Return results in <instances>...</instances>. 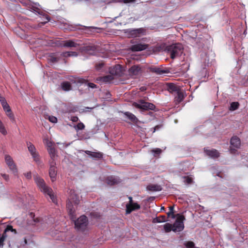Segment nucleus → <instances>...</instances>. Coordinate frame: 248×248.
Here are the masks:
<instances>
[{
  "mask_svg": "<svg viewBox=\"0 0 248 248\" xmlns=\"http://www.w3.org/2000/svg\"><path fill=\"white\" fill-rule=\"evenodd\" d=\"M70 195L68 198V202L67 203V209L71 219L75 220L76 218L75 214V207L79 202V197L75 193L74 190H70Z\"/></svg>",
  "mask_w": 248,
  "mask_h": 248,
  "instance_id": "f257e3e1",
  "label": "nucleus"
},
{
  "mask_svg": "<svg viewBox=\"0 0 248 248\" xmlns=\"http://www.w3.org/2000/svg\"><path fill=\"white\" fill-rule=\"evenodd\" d=\"M34 181L37 186L39 187L42 192L45 194H47L53 202H55L56 198L52 194V190L51 188L47 186L43 179L38 175L34 176Z\"/></svg>",
  "mask_w": 248,
  "mask_h": 248,
  "instance_id": "f03ea898",
  "label": "nucleus"
},
{
  "mask_svg": "<svg viewBox=\"0 0 248 248\" xmlns=\"http://www.w3.org/2000/svg\"><path fill=\"white\" fill-rule=\"evenodd\" d=\"M183 46L181 44H175L167 46L166 50L170 54L172 59L180 56L183 52Z\"/></svg>",
  "mask_w": 248,
  "mask_h": 248,
  "instance_id": "7ed1b4c3",
  "label": "nucleus"
},
{
  "mask_svg": "<svg viewBox=\"0 0 248 248\" xmlns=\"http://www.w3.org/2000/svg\"><path fill=\"white\" fill-rule=\"evenodd\" d=\"M177 218L174 223L172 224V231L174 232H180L182 231L184 229V221L185 217L184 216L179 214H177Z\"/></svg>",
  "mask_w": 248,
  "mask_h": 248,
  "instance_id": "20e7f679",
  "label": "nucleus"
},
{
  "mask_svg": "<svg viewBox=\"0 0 248 248\" xmlns=\"http://www.w3.org/2000/svg\"><path fill=\"white\" fill-rule=\"evenodd\" d=\"M177 218L174 223L172 224V231L174 232H180L182 231L184 229V221L185 217L184 216L179 214H177Z\"/></svg>",
  "mask_w": 248,
  "mask_h": 248,
  "instance_id": "39448f33",
  "label": "nucleus"
},
{
  "mask_svg": "<svg viewBox=\"0 0 248 248\" xmlns=\"http://www.w3.org/2000/svg\"><path fill=\"white\" fill-rule=\"evenodd\" d=\"M88 221L85 216H80L77 220H75L76 228L80 231H84L87 227Z\"/></svg>",
  "mask_w": 248,
  "mask_h": 248,
  "instance_id": "423d86ee",
  "label": "nucleus"
},
{
  "mask_svg": "<svg viewBox=\"0 0 248 248\" xmlns=\"http://www.w3.org/2000/svg\"><path fill=\"white\" fill-rule=\"evenodd\" d=\"M134 106L137 108H139L142 110H154L155 108V106L152 103L146 102L142 100L139 101V103H134Z\"/></svg>",
  "mask_w": 248,
  "mask_h": 248,
  "instance_id": "0eeeda50",
  "label": "nucleus"
},
{
  "mask_svg": "<svg viewBox=\"0 0 248 248\" xmlns=\"http://www.w3.org/2000/svg\"><path fill=\"white\" fill-rule=\"evenodd\" d=\"M142 73L141 67L139 65H134L128 70L129 75L133 78L140 75Z\"/></svg>",
  "mask_w": 248,
  "mask_h": 248,
  "instance_id": "6e6552de",
  "label": "nucleus"
},
{
  "mask_svg": "<svg viewBox=\"0 0 248 248\" xmlns=\"http://www.w3.org/2000/svg\"><path fill=\"white\" fill-rule=\"evenodd\" d=\"M4 159L5 163L6 165L8 166L9 169L13 172H16V166L12 157L8 155H5Z\"/></svg>",
  "mask_w": 248,
  "mask_h": 248,
  "instance_id": "1a4fd4ad",
  "label": "nucleus"
},
{
  "mask_svg": "<svg viewBox=\"0 0 248 248\" xmlns=\"http://www.w3.org/2000/svg\"><path fill=\"white\" fill-rule=\"evenodd\" d=\"M56 163L54 160L50 161V167L49 170V175L52 182L56 180V177L57 174V167Z\"/></svg>",
  "mask_w": 248,
  "mask_h": 248,
  "instance_id": "9d476101",
  "label": "nucleus"
},
{
  "mask_svg": "<svg viewBox=\"0 0 248 248\" xmlns=\"http://www.w3.org/2000/svg\"><path fill=\"white\" fill-rule=\"evenodd\" d=\"M231 149L230 151L232 153H233L235 152V149L232 148V147L239 148L240 146L241 141L239 138L236 136H234L231 139Z\"/></svg>",
  "mask_w": 248,
  "mask_h": 248,
  "instance_id": "9b49d317",
  "label": "nucleus"
},
{
  "mask_svg": "<svg viewBox=\"0 0 248 248\" xmlns=\"http://www.w3.org/2000/svg\"><path fill=\"white\" fill-rule=\"evenodd\" d=\"M29 151L31 153L34 161L38 162L39 160V156L38 153L36 152L35 146L31 142L27 143Z\"/></svg>",
  "mask_w": 248,
  "mask_h": 248,
  "instance_id": "f8f14e48",
  "label": "nucleus"
},
{
  "mask_svg": "<svg viewBox=\"0 0 248 248\" xmlns=\"http://www.w3.org/2000/svg\"><path fill=\"white\" fill-rule=\"evenodd\" d=\"M122 66L120 64H116L109 69V73L112 75L120 76L122 74Z\"/></svg>",
  "mask_w": 248,
  "mask_h": 248,
  "instance_id": "ddd939ff",
  "label": "nucleus"
},
{
  "mask_svg": "<svg viewBox=\"0 0 248 248\" xmlns=\"http://www.w3.org/2000/svg\"><path fill=\"white\" fill-rule=\"evenodd\" d=\"M150 71L159 75L168 74L169 73V70H168L167 69H163V68L161 66L151 67H150Z\"/></svg>",
  "mask_w": 248,
  "mask_h": 248,
  "instance_id": "4468645a",
  "label": "nucleus"
},
{
  "mask_svg": "<svg viewBox=\"0 0 248 248\" xmlns=\"http://www.w3.org/2000/svg\"><path fill=\"white\" fill-rule=\"evenodd\" d=\"M148 47V45L145 44H137L132 46L130 50L132 51H140L147 49Z\"/></svg>",
  "mask_w": 248,
  "mask_h": 248,
  "instance_id": "2eb2a0df",
  "label": "nucleus"
},
{
  "mask_svg": "<svg viewBox=\"0 0 248 248\" xmlns=\"http://www.w3.org/2000/svg\"><path fill=\"white\" fill-rule=\"evenodd\" d=\"M124 114V115L125 118L128 119L130 122L132 123L137 124L138 122H139L138 119L136 117V116L133 114V113L126 111L124 112H123Z\"/></svg>",
  "mask_w": 248,
  "mask_h": 248,
  "instance_id": "dca6fc26",
  "label": "nucleus"
},
{
  "mask_svg": "<svg viewBox=\"0 0 248 248\" xmlns=\"http://www.w3.org/2000/svg\"><path fill=\"white\" fill-rule=\"evenodd\" d=\"M121 181L119 178L112 176L108 177L106 179V183L108 185L110 186L118 184L120 183Z\"/></svg>",
  "mask_w": 248,
  "mask_h": 248,
  "instance_id": "f3484780",
  "label": "nucleus"
},
{
  "mask_svg": "<svg viewBox=\"0 0 248 248\" xmlns=\"http://www.w3.org/2000/svg\"><path fill=\"white\" fill-rule=\"evenodd\" d=\"M9 232H11L14 234H16L17 232L13 228L12 226L7 225L3 233L2 234L1 236H4V238L6 239L9 236V234L8 233Z\"/></svg>",
  "mask_w": 248,
  "mask_h": 248,
  "instance_id": "a211bd4d",
  "label": "nucleus"
},
{
  "mask_svg": "<svg viewBox=\"0 0 248 248\" xmlns=\"http://www.w3.org/2000/svg\"><path fill=\"white\" fill-rule=\"evenodd\" d=\"M140 205L137 203L134 202L132 205H126V214H129L132 211L140 209Z\"/></svg>",
  "mask_w": 248,
  "mask_h": 248,
  "instance_id": "6ab92c4d",
  "label": "nucleus"
},
{
  "mask_svg": "<svg viewBox=\"0 0 248 248\" xmlns=\"http://www.w3.org/2000/svg\"><path fill=\"white\" fill-rule=\"evenodd\" d=\"M204 152L207 155L213 158H217L219 156V153L216 149H204Z\"/></svg>",
  "mask_w": 248,
  "mask_h": 248,
  "instance_id": "aec40b11",
  "label": "nucleus"
},
{
  "mask_svg": "<svg viewBox=\"0 0 248 248\" xmlns=\"http://www.w3.org/2000/svg\"><path fill=\"white\" fill-rule=\"evenodd\" d=\"M168 90L170 93H177L180 90L179 87L174 83H169L167 84Z\"/></svg>",
  "mask_w": 248,
  "mask_h": 248,
  "instance_id": "412c9836",
  "label": "nucleus"
},
{
  "mask_svg": "<svg viewBox=\"0 0 248 248\" xmlns=\"http://www.w3.org/2000/svg\"><path fill=\"white\" fill-rule=\"evenodd\" d=\"M62 45L64 47H77L78 44L75 42L73 40H66L63 41Z\"/></svg>",
  "mask_w": 248,
  "mask_h": 248,
  "instance_id": "4be33fe9",
  "label": "nucleus"
},
{
  "mask_svg": "<svg viewBox=\"0 0 248 248\" xmlns=\"http://www.w3.org/2000/svg\"><path fill=\"white\" fill-rule=\"evenodd\" d=\"M85 152L87 155L96 159H99L103 157L102 154L100 152H93L90 151H86Z\"/></svg>",
  "mask_w": 248,
  "mask_h": 248,
  "instance_id": "5701e85b",
  "label": "nucleus"
},
{
  "mask_svg": "<svg viewBox=\"0 0 248 248\" xmlns=\"http://www.w3.org/2000/svg\"><path fill=\"white\" fill-rule=\"evenodd\" d=\"M184 98V93L180 90L176 93V95L175 97V102L176 104L181 102Z\"/></svg>",
  "mask_w": 248,
  "mask_h": 248,
  "instance_id": "b1692460",
  "label": "nucleus"
},
{
  "mask_svg": "<svg viewBox=\"0 0 248 248\" xmlns=\"http://www.w3.org/2000/svg\"><path fill=\"white\" fill-rule=\"evenodd\" d=\"M144 30L141 28L131 30L129 31V34L132 37H136L140 36V35L143 32Z\"/></svg>",
  "mask_w": 248,
  "mask_h": 248,
  "instance_id": "393cba45",
  "label": "nucleus"
},
{
  "mask_svg": "<svg viewBox=\"0 0 248 248\" xmlns=\"http://www.w3.org/2000/svg\"><path fill=\"white\" fill-rule=\"evenodd\" d=\"M147 188L152 191H159L162 189L161 186L158 185H150L147 186Z\"/></svg>",
  "mask_w": 248,
  "mask_h": 248,
  "instance_id": "a878e982",
  "label": "nucleus"
},
{
  "mask_svg": "<svg viewBox=\"0 0 248 248\" xmlns=\"http://www.w3.org/2000/svg\"><path fill=\"white\" fill-rule=\"evenodd\" d=\"M62 89L64 91H68L72 89V86L70 82L68 81L63 82L61 84Z\"/></svg>",
  "mask_w": 248,
  "mask_h": 248,
  "instance_id": "bb28decb",
  "label": "nucleus"
},
{
  "mask_svg": "<svg viewBox=\"0 0 248 248\" xmlns=\"http://www.w3.org/2000/svg\"><path fill=\"white\" fill-rule=\"evenodd\" d=\"M166 221V217L165 216H160L154 218L153 220V222L154 223H160L165 222Z\"/></svg>",
  "mask_w": 248,
  "mask_h": 248,
  "instance_id": "cd10ccee",
  "label": "nucleus"
},
{
  "mask_svg": "<svg viewBox=\"0 0 248 248\" xmlns=\"http://www.w3.org/2000/svg\"><path fill=\"white\" fill-rule=\"evenodd\" d=\"M47 151L51 158L52 161L54 160V158L56 155V151L55 148L53 147L47 148Z\"/></svg>",
  "mask_w": 248,
  "mask_h": 248,
  "instance_id": "c85d7f7f",
  "label": "nucleus"
},
{
  "mask_svg": "<svg viewBox=\"0 0 248 248\" xmlns=\"http://www.w3.org/2000/svg\"><path fill=\"white\" fill-rule=\"evenodd\" d=\"M113 75L110 74V75H108L101 78L102 81L104 82H108L111 81L114 79L113 77Z\"/></svg>",
  "mask_w": 248,
  "mask_h": 248,
  "instance_id": "c756f323",
  "label": "nucleus"
},
{
  "mask_svg": "<svg viewBox=\"0 0 248 248\" xmlns=\"http://www.w3.org/2000/svg\"><path fill=\"white\" fill-rule=\"evenodd\" d=\"M164 229L166 232H169L171 231H172V224L167 223L164 225Z\"/></svg>",
  "mask_w": 248,
  "mask_h": 248,
  "instance_id": "7c9ffc66",
  "label": "nucleus"
},
{
  "mask_svg": "<svg viewBox=\"0 0 248 248\" xmlns=\"http://www.w3.org/2000/svg\"><path fill=\"white\" fill-rule=\"evenodd\" d=\"M73 127L77 131H78L79 130L84 129L85 128V125L82 122H79L77 125H74Z\"/></svg>",
  "mask_w": 248,
  "mask_h": 248,
  "instance_id": "2f4dec72",
  "label": "nucleus"
},
{
  "mask_svg": "<svg viewBox=\"0 0 248 248\" xmlns=\"http://www.w3.org/2000/svg\"><path fill=\"white\" fill-rule=\"evenodd\" d=\"M6 115L9 118V119L12 121H15V118L14 117V115L11 109L9 110L8 111H5Z\"/></svg>",
  "mask_w": 248,
  "mask_h": 248,
  "instance_id": "473e14b6",
  "label": "nucleus"
},
{
  "mask_svg": "<svg viewBox=\"0 0 248 248\" xmlns=\"http://www.w3.org/2000/svg\"><path fill=\"white\" fill-rule=\"evenodd\" d=\"M239 105V104L238 102H232L231 104V106L230 107V110L233 111V110H235L237 109L238 108Z\"/></svg>",
  "mask_w": 248,
  "mask_h": 248,
  "instance_id": "72a5a7b5",
  "label": "nucleus"
},
{
  "mask_svg": "<svg viewBox=\"0 0 248 248\" xmlns=\"http://www.w3.org/2000/svg\"><path fill=\"white\" fill-rule=\"evenodd\" d=\"M0 132L4 135L7 134V131L5 128V127L0 120Z\"/></svg>",
  "mask_w": 248,
  "mask_h": 248,
  "instance_id": "f704fd0d",
  "label": "nucleus"
},
{
  "mask_svg": "<svg viewBox=\"0 0 248 248\" xmlns=\"http://www.w3.org/2000/svg\"><path fill=\"white\" fill-rule=\"evenodd\" d=\"M183 178L185 179V183L187 184H191L193 182L192 178L189 176H184Z\"/></svg>",
  "mask_w": 248,
  "mask_h": 248,
  "instance_id": "c9c22d12",
  "label": "nucleus"
},
{
  "mask_svg": "<svg viewBox=\"0 0 248 248\" xmlns=\"http://www.w3.org/2000/svg\"><path fill=\"white\" fill-rule=\"evenodd\" d=\"M44 142L45 145L47 146V148L53 147V143L48 139L45 140Z\"/></svg>",
  "mask_w": 248,
  "mask_h": 248,
  "instance_id": "e433bc0d",
  "label": "nucleus"
},
{
  "mask_svg": "<svg viewBox=\"0 0 248 248\" xmlns=\"http://www.w3.org/2000/svg\"><path fill=\"white\" fill-rule=\"evenodd\" d=\"M151 152L155 154V156L159 155L162 152V150L160 148H155L151 151Z\"/></svg>",
  "mask_w": 248,
  "mask_h": 248,
  "instance_id": "4c0bfd02",
  "label": "nucleus"
},
{
  "mask_svg": "<svg viewBox=\"0 0 248 248\" xmlns=\"http://www.w3.org/2000/svg\"><path fill=\"white\" fill-rule=\"evenodd\" d=\"M49 60L52 62H56L58 61L59 59L55 57L54 55H51L49 56Z\"/></svg>",
  "mask_w": 248,
  "mask_h": 248,
  "instance_id": "58836bf2",
  "label": "nucleus"
},
{
  "mask_svg": "<svg viewBox=\"0 0 248 248\" xmlns=\"http://www.w3.org/2000/svg\"><path fill=\"white\" fill-rule=\"evenodd\" d=\"M30 217H31V218H32V219H33V221H34V222L35 223H37V222H39V221H40L39 218H37H37H35V215H34V213H31L30 214Z\"/></svg>",
  "mask_w": 248,
  "mask_h": 248,
  "instance_id": "ea45409f",
  "label": "nucleus"
},
{
  "mask_svg": "<svg viewBox=\"0 0 248 248\" xmlns=\"http://www.w3.org/2000/svg\"><path fill=\"white\" fill-rule=\"evenodd\" d=\"M186 246L187 248H193L194 247V243L192 241H188L186 244Z\"/></svg>",
  "mask_w": 248,
  "mask_h": 248,
  "instance_id": "a19ab883",
  "label": "nucleus"
},
{
  "mask_svg": "<svg viewBox=\"0 0 248 248\" xmlns=\"http://www.w3.org/2000/svg\"><path fill=\"white\" fill-rule=\"evenodd\" d=\"M48 120L53 123H56L57 122V118L53 116H49Z\"/></svg>",
  "mask_w": 248,
  "mask_h": 248,
  "instance_id": "79ce46f5",
  "label": "nucleus"
},
{
  "mask_svg": "<svg viewBox=\"0 0 248 248\" xmlns=\"http://www.w3.org/2000/svg\"><path fill=\"white\" fill-rule=\"evenodd\" d=\"M2 107L4 111H8L9 110L11 109L8 103L3 105Z\"/></svg>",
  "mask_w": 248,
  "mask_h": 248,
  "instance_id": "37998d69",
  "label": "nucleus"
},
{
  "mask_svg": "<svg viewBox=\"0 0 248 248\" xmlns=\"http://www.w3.org/2000/svg\"><path fill=\"white\" fill-rule=\"evenodd\" d=\"M44 16L45 17V18L46 19V21H44V22H41L40 24H41V25H45L46 23H47V22H48L49 20H50V17L47 15H44Z\"/></svg>",
  "mask_w": 248,
  "mask_h": 248,
  "instance_id": "c03bdc74",
  "label": "nucleus"
},
{
  "mask_svg": "<svg viewBox=\"0 0 248 248\" xmlns=\"http://www.w3.org/2000/svg\"><path fill=\"white\" fill-rule=\"evenodd\" d=\"M6 239L1 236L0 237V248H2L4 246V242Z\"/></svg>",
  "mask_w": 248,
  "mask_h": 248,
  "instance_id": "a18cd8bd",
  "label": "nucleus"
},
{
  "mask_svg": "<svg viewBox=\"0 0 248 248\" xmlns=\"http://www.w3.org/2000/svg\"><path fill=\"white\" fill-rule=\"evenodd\" d=\"M86 29L87 31H91V32H94V31L97 28H95V27H86Z\"/></svg>",
  "mask_w": 248,
  "mask_h": 248,
  "instance_id": "49530a36",
  "label": "nucleus"
},
{
  "mask_svg": "<svg viewBox=\"0 0 248 248\" xmlns=\"http://www.w3.org/2000/svg\"><path fill=\"white\" fill-rule=\"evenodd\" d=\"M163 126V125L162 124H159V125H156L155 126L153 129H154V130L153 131V132H155V131H157V130H158L159 129H160L161 128H162Z\"/></svg>",
  "mask_w": 248,
  "mask_h": 248,
  "instance_id": "de8ad7c7",
  "label": "nucleus"
},
{
  "mask_svg": "<svg viewBox=\"0 0 248 248\" xmlns=\"http://www.w3.org/2000/svg\"><path fill=\"white\" fill-rule=\"evenodd\" d=\"M0 175L6 181H8L9 180V177L8 174L5 173H1Z\"/></svg>",
  "mask_w": 248,
  "mask_h": 248,
  "instance_id": "09e8293b",
  "label": "nucleus"
},
{
  "mask_svg": "<svg viewBox=\"0 0 248 248\" xmlns=\"http://www.w3.org/2000/svg\"><path fill=\"white\" fill-rule=\"evenodd\" d=\"M104 65V63L102 62H100L97 63L95 65L96 69L97 70H100Z\"/></svg>",
  "mask_w": 248,
  "mask_h": 248,
  "instance_id": "8fccbe9b",
  "label": "nucleus"
},
{
  "mask_svg": "<svg viewBox=\"0 0 248 248\" xmlns=\"http://www.w3.org/2000/svg\"><path fill=\"white\" fill-rule=\"evenodd\" d=\"M24 175L28 179H31V173L30 171L25 173Z\"/></svg>",
  "mask_w": 248,
  "mask_h": 248,
  "instance_id": "3c124183",
  "label": "nucleus"
},
{
  "mask_svg": "<svg viewBox=\"0 0 248 248\" xmlns=\"http://www.w3.org/2000/svg\"><path fill=\"white\" fill-rule=\"evenodd\" d=\"M136 0H123V3L127 4L129 3H134Z\"/></svg>",
  "mask_w": 248,
  "mask_h": 248,
  "instance_id": "603ef678",
  "label": "nucleus"
},
{
  "mask_svg": "<svg viewBox=\"0 0 248 248\" xmlns=\"http://www.w3.org/2000/svg\"><path fill=\"white\" fill-rule=\"evenodd\" d=\"M62 56L64 57H70V53L69 51L64 52L62 54Z\"/></svg>",
  "mask_w": 248,
  "mask_h": 248,
  "instance_id": "864d4df0",
  "label": "nucleus"
},
{
  "mask_svg": "<svg viewBox=\"0 0 248 248\" xmlns=\"http://www.w3.org/2000/svg\"><path fill=\"white\" fill-rule=\"evenodd\" d=\"M70 120L73 122H76L78 121V118L77 116H72L71 117Z\"/></svg>",
  "mask_w": 248,
  "mask_h": 248,
  "instance_id": "5fc2aeb1",
  "label": "nucleus"
},
{
  "mask_svg": "<svg viewBox=\"0 0 248 248\" xmlns=\"http://www.w3.org/2000/svg\"><path fill=\"white\" fill-rule=\"evenodd\" d=\"M88 85L89 87L91 88H95L96 87V85L93 83H89Z\"/></svg>",
  "mask_w": 248,
  "mask_h": 248,
  "instance_id": "6e6d98bb",
  "label": "nucleus"
},
{
  "mask_svg": "<svg viewBox=\"0 0 248 248\" xmlns=\"http://www.w3.org/2000/svg\"><path fill=\"white\" fill-rule=\"evenodd\" d=\"M128 199L129 200V203H127L126 205H130L131 206L134 203L132 200V198L131 197H129Z\"/></svg>",
  "mask_w": 248,
  "mask_h": 248,
  "instance_id": "4d7b16f0",
  "label": "nucleus"
},
{
  "mask_svg": "<svg viewBox=\"0 0 248 248\" xmlns=\"http://www.w3.org/2000/svg\"><path fill=\"white\" fill-rule=\"evenodd\" d=\"M171 215H172L171 217L172 218H174L175 217V215H174V212L170 211L168 213H167V215L169 217H170Z\"/></svg>",
  "mask_w": 248,
  "mask_h": 248,
  "instance_id": "13d9d810",
  "label": "nucleus"
},
{
  "mask_svg": "<svg viewBox=\"0 0 248 248\" xmlns=\"http://www.w3.org/2000/svg\"><path fill=\"white\" fill-rule=\"evenodd\" d=\"M70 53V56L76 57L78 56V53L75 51H69Z\"/></svg>",
  "mask_w": 248,
  "mask_h": 248,
  "instance_id": "bf43d9fd",
  "label": "nucleus"
},
{
  "mask_svg": "<svg viewBox=\"0 0 248 248\" xmlns=\"http://www.w3.org/2000/svg\"><path fill=\"white\" fill-rule=\"evenodd\" d=\"M112 2L114 3H123V0H112Z\"/></svg>",
  "mask_w": 248,
  "mask_h": 248,
  "instance_id": "052dcab7",
  "label": "nucleus"
},
{
  "mask_svg": "<svg viewBox=\"0 0 248 248\" xmlns=\"http://www.w3.org/2000/svg\"><path fill=\"white\" fill-rule=\"evenodd\" d=\"M169 209H170V211L172 212H174V211H173V210H174V207L173 206H170L169 207Z\"/></svg>",
  "mask_w": 248,
  "mask_h": 248,
  "instance_id": "680f3d73",
  "label": "nucleus"
},
{
  "mask_svg": "<svg viewBox=\"0 0 248 248\" xmlns=\"http://www.w3.org/2000/svg\"><path fill=\"white\" fill-rule=\"evenodd\" d=\"M91 214H92V216H95V215H96V214H95V213H92ZM95 217H98V216H97V215H95Z\"/></svg>",
  "mask_w": 248,
  "mask_h": 248,
  "instance_id": "e2e57ef3",
  "label": "nucleus"
},
{
  "mask_svg": "<svg viewBox=\"0 0 248 248\" xmlns=\"http://www.w3.org/2000/svg\"><path fill=\"white\" fill-rule=\"evenodd\" d=\"M84 81H85V80H84V79H81V80H80L79 81V82H84Z\"/></svg>",
  "mask_w": 248,
  "mask_h": 248,
  "instance_id": "0e129e2a",
  "label": "nucleus"
},
{
  "mask_svg": "<svg viewBox=\"0 0 248 248\" xmlns=\"http://www.w3.org/2000/svg\"><path fill=\"white\" fill-rule=\"evenodd\" d=\"M88 108V109H92V108H94V107H92V108H89V107H87V108Z\"/></svg>",
  "mask_w": 248,
  "mask_h": 248,
  "instance_id": "69168bd1",
  "label": "nucleus"
},
{
  "mask_svg": "<svg viewBox=\"0 0 248 248\" xmlns=\"http://www.w3.org/2000/svg\"><path fill=\"white\" fill-rule=\"evenodd\" d=\"M164 209H165L164 207H162L161 208V210H164Z\"/></svg>",
  "mask_w": 248,
  "mask_h": 248,
  "instance_id": "338daca9",
  "label": "nucleus"
},
{
  "mask_svg": "<svg viewBox=\"0 0 248 248\" xmlns=\"http://www.w3.org/2000/svg\"><path fill=\"white\" fill-rule=\"evenodd\" d=\"M25 242L26 243H27V240H25Z\"/></svg>",
  "mask_w": 248,
  "mask_h": 248,
  "instance_id": "774afa93",
  "label": "nucleus"
}]
</instances>
